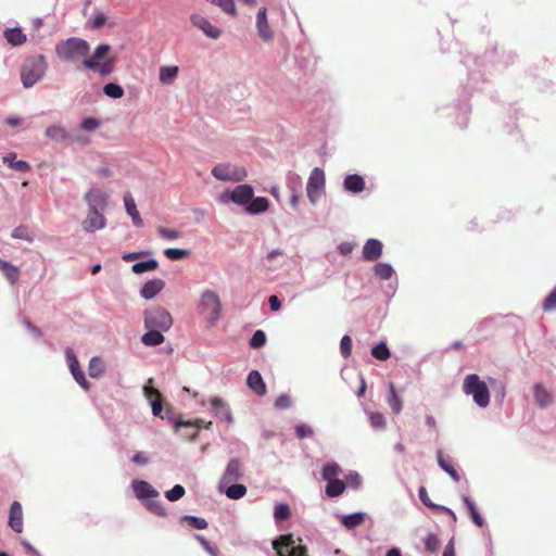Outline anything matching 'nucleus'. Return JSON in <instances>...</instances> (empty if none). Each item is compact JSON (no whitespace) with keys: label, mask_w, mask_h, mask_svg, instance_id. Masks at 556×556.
Segmentation results:
<instances>
[{"label":"nucleus","mask_w":556,"mask_h":556,"mask_svg":"<svg viewBox=\"0 0 556 556\" xmlns=\"http://www.w3.org/2000/svg\"><path fill=\"white\" fill-rule=\"evenodd\" d=\"M89 49L86 40L73 37L58 42L55 53L64 62H78L83 60L85 68L94 71L101 76H108L113 73L115 67L114 59L103 60L110 52L111 47L105 43L99 45L93 54L87 59Z\"/></svg>","instance_id":"1"},{"label":"nucleus","mask_w":556,"mask_h":556,"mask_svg":"<svg viewBox=\"0 0 556 556\" xmlns=\"http://www.w3.org/2000/svg\"><path fill=\"white\" fill-rule=\"evenodd\" d=\"M48 63L42 54L31 55L24 60L21 67V81L25 88L35 86L43 78Z\"/></svg>","instance_id":"2"},{"label":"nucleus","mask_w":556,"mask_h":556,"mask_svg":"<svg viewBox=\"0 0 556 556\" xmlns=\"http://www.w3.org/2000/svg\"><path fill=\"white\" fill-rule=\"evenodd\" d=\"M463 391L468 395H472L475 403L480 407H486L490 403L488 386L476 374L466 376L463 383Z\"/></svg>","instance_id":"3"},{"label":"nucleus","mask_w":556,"mask_h":556,"mask_svg":"<svg viewBox=\"0 0 556 556\" xmlns=\"http://www.w3.org/2000/svg\"><path fill=\"white\" fill-rule=\"evenodd\" d=\"M199 309L210 325H215L222 312L218 294L215 291L205 290L201 295Z\"/></svg>","instance_id":"4"},{"label":"nucleus","mask_w":556,"mask_h":556,"mask_svg":"<svg viewBox=\"0 0 556 556\" xmlns=\"http://www.w3.org/2000/svg\"><path fill=\"white\" fill-rule=\"evenodd\" d=\"M173 325V317L168 311L156 306L144 312V326L147 329L167 331Z\"/></svg>","instance_id":"5"},{"label":"nucleus","mask_w":556,"mask_h":556,"mask_svg":"<svg viewBox=\"0 0 556 556\" xmlns=\"http://www.w3.org/2000/svg\"><path fill=\"white\" fill-rule=\"evenodd\" d=\"M211 173L222 181H241L247 177L245 168L233 164H218L212 168Z\"/></svg>","instance_id":"6"},{"label":"nucleus","mask_w":556,"mask_h":556,"mask_svg":"<svg viewBox=\"0 0 556 556\" xmlns=\"http://www.w3.org/2000/svg\"><path fill=\"white\" fill-rule=\"evenodd\" d=\"M273 547L278 556H307V549L303 545H295L292 535H281L273 542Z\"/></svg>","instance_id":"7"},{"label":"nucleus","mask_w":556,"mask_h":556,"mask_svg":"<svg viewBox=\"0 0 556 556\" xmlns=\"http://www.w3.org/2000/svg\"><path fill=\"white\" fill-rule=\"evenodd\" d=\"M325 186V174L323 169L315 167L308 178L306 192L309 201L315 204L319 198V193Z\"/></svg>","instance_id":"8"},{"label":"nucleus","mask_w":556,"mask_h":556,"mask_svg":"<svg viewBox=\"0 0 556 556\" xmlns=\"http://www.w3.org/2000/svg\"><path fill=\"white\" fill-rule=\"evenodd\" d=\"M253 195L254 191L250 185H239L232 191L224 194L225 198L239 205L249 204Z\"/></svg>","instance_id":"9"},{"label":"nucleus","mask_w":556,"mask_h":556,"mask_svg":"<svg viewBox=\"0 0 556 556\" xmlns=\"http://www.w3.org/2000/svg\"><path fill=\"white\" fill-rule=\"evenodd\" d=\"M242 477V466L237 458H232L227 464L225 472L220 479L219 486H226L238 481Z\"/></svg>","instance_id":"10"},{"label":"nucleus","mask_w":556,"mask_h":556,"mask_svg":"<svg viewBox=\"0 0 556 556\" xmlns=\"http://www.w3.org/2000/svg\"><path fill=\"white\" fill-rule=\"evenodd\" d=\"M190 21L194 27L201 29L208 38L218 39L222 35L219 28L213 26L206 17L200 14H192Z\"/></svg>","instance_id":"11"},{"label":"nucleus","mask_w":556,"mask_h":556,"mask_svg":"<svg viewBox=\"0 0 556 556\" xmlns=\"http://www.w3.org/2000/svg\"><path fill=\"white\" fill-rule=\"evenodd\" d=\"M256 28H257V34L263 41L269 42L273 40L274 34H273V30L270 29L268 21H267L266 8H262L257 13Z\"/></svg>","instance_id":"12"},{"label":"nucleus","mask_w":556,"mask_h":556,"mask_svg":"<svg viewBox=\"0 0 556 556\" xmlns=\"http://www.w3.org/2000/svg\"><path fill=\"white\" fill-rule=\"evenodd\" d=\"M85 200L88 203L89 210H103L108 204V194L101 189H91L86 193Z\"/></svg>","instance_id":"13"},{"label":"nucleus","mask_w":556,"mask_h":556,"mask_svg":"<svg viewBox=\"0 0 556 556\" xmlns=\"http://www.w3.org/2000/svg\"><path fill=\"white\" fill-rule=\"evenodd\" d=\"M66 355L68 358L70 369H71L73 377L75 378L77 383L83 389L88 391L90 389V384H89L88 380L86 379L84 372L80 370L79 363H78L77 358L75 357V355L73 354L72 350H67Z\"/></svg>","instance_id":"14"},{"label":"nucleus","mask_w":556,"mask_h":556,"mask_svg":"<svg viewBox=\"0 0 556 556\" xmlns=\"http://www.w3.org/2000/svg\"><path fill=\"white\" fill-rule=\"evenodd\" d=\"M382 243L377 239H369L363 248V258L368 262L377 261L382 254Z\"/></svg>","instance_id":"15"},{"label":"nucleus","mask_w":556,"mask_h":556,"mask_svg":"<svg viewBox=\"0 0 556 556\" xmlns=\"http://www.w3.org/2000/svg\"><path fill=\"white\" fill-rule=\"evenodd\" d=\"M83 226L86 231L102 229L105 226V218L101 213H99V211L89 210L88 216L84 220Z\"/></svg>","instance_id":"16"},{"label":"nucleus","mask_w":556,"mask_h":556,"mask_svg":"<svg viewBox=\"0 0 556 556\" xmlns=\"http://www.w3.org/2000/svg\"><path fill=\"white\" fill-rule=\"evenodd\" d=\"M9 525L17 533H21L23 530L22 505L16 501L10 507Z\"/></svg>","instance_id":"17"},{"label":"nucleus","mask_w":556,"mask_h":556,"mask_svg":"<svg viewBox=\"0 0 556 556\" xmlns=\"http://www.w3.org/2000/svg\"><path fill=\"white\" fill-rule=\"evenodd\" d=\"M247 384L258 396L266 394V384L257 370H253L249 374Z\"/></svg>","instance_id":"18"},{"label":"nucleus","mask_w":556,"mask_h":556,"mask_svg":"<svg viewBox=\"0 0 556 556\" xmlns=\"http://www.w3.org/2000/svg\"><path fill=\"white\" fill-rule=\"evenodd\" d=\"M165 282L162 279L149 280L141 288L140 294L143 299L151 300L163 290Z\"/></svg>","instance_id":"19"},{"label":"nucleus","mask_w":556,"mask_h":556,"mask_svg":"<svg viewBox=\"0 0 556 556\" xmlns=\"http://www.w3.org/2000/svg\"><path fill=\"white\" fill-rule=\"evenodd\" d=\"M533 396L535 403L541 407L545 408L553 402L552 393L541 383H535L533 387Z\"/></svg>","instance_id":"20"},{"label":"nucleus","mask_w":556,"mask_h":556,"mask_svg":"<svg viewBox=\"0 0 556 556\" xmlns=\"http://www.w3.org/2000/svg\"><path fill=\"white\" fill-rule=\"evenodd\" d=\"M144 394L150 401L154 416H161L163 412L162 394L159 390L150 387L144 388Z\"/></svg>","instance_id":"21"},{"label":"nucleus","mask_w":556,"mask_h":556,"mask_svg":"<svg viewBox=\"0 0 556 556\" xmlns=\"http://www.w3.org/2000/svg\"><path fill=\"white\" fill-rule=\"evenodd\" d=\"M124 204H125L127 214L132 219L134 225L136 227H142L143 220L139 214V211L137 210V205H136L134 198L128 192L124 195Z\"/></svg>","instance_id":"22"},{"label":"nucleus","mask_w":556,"mask_h":556,"mask_svg":"<svg viewBox=\"0 0 556 556\" xmlns=\"http://www.w3.org/2000/svg\"><path fill=\"white\" fill-rule=\"evenodd\" d=\"M344 189L352 193H359L365 189V180L357 174L348 175L344 179Z\"/></svg>","instance_id":"23"},{"label":"nucleus","mask_w":556,"mask_h":556,"mask_svg":"<svg viewBox=\"0 0 556 556\" xmlns=\"http://www.w3.org/2000/svg\"><path fill=\"white\" fill-rule=\"evenodd\" d=\"M2 161L10 168H13L16 172L26 173V172L30 170V165L26 161L16 160V153L15 152H10V153L5 154L2 157Z\"/></svg>","instance_id":"24"},{"label":"nucleus","mask_w":556,"mask_h":556,"mask_svg":"<svg viewBox=\"0 0 556 556\" xmlns=\"http://www.w3.org/2000/svg\"><path fill=\"white\" fill-rule=\"evenodd\" d=\"M0 271L11 285H15L20 279V268L2 258H0Z\"/></svg>","instance_id":"25"},{"label":"nucleus","mask_w":556,"mask_h":556,"mask_svg":"<svg viewBox=\"0 0 556 556\" xmlns=\"http://www.w3.org/2000/svg\"><path fill=\"white\" fill-rule=\"evenodd\" d=\"M4 38L7 39V41L10 45H12L14 47L22 46L27 40L26 35L23 33L22 28H20V27L5 29Z\"/></svg>","instance_id":"26"},{"label":"nucleus","mask_w":556,"mask_h":556,"mask_svg":"<svg viewBox=\"0 0 556 556\" xmlns=\"http://www.w3.org/2000/svg\"><path fill=\"white\" fill-rule=\"evenodd\" d=\"M211 405L217 416L224 418L227 422H232L233 418L231 412L222 399L214 397L211 401Z\"/></svg>","instance_id":"27"},{"label":"nucleus","mask_w":556,"mask_h":556,"mask_svg":"<svg viewBox=\"0 0 556 556\" xmlns=\"http://www.w3.org/2000/svg\"><path fill=\"white\" fill-rule=\"evenodd\" d=\"M162 332L163 330L149 329V331L142 336L141 341L147 346L160 345L165 341V338L162 334Z\"/></svg>","instance_id":"28"},{"label":"nucleus","mask_w":556,"mask_h":556,"mask_svg":"<svg viewBox=\"0 0 556 556\" xmlns=\"http://www.w3.org/2000/svg\"><path fill=\"white\" fill-rule=\"evenodd\" d=\"M389 406L391 407L393 414L397 415L402 412L403 402L401 397L397 395L395 386L393 382L389 383V395L387 399Z\"/></svg>","instance_id":"29"},{"label":"nucleus","mask_w":556,"mask_h":556,"mask_svg":"<svg viewBox=\"0 0 556 556\" xmlns=\"http://www.w3.org/2000/svg\"><path fill=\"white\" fill-rule=\"evenodd\" d=\"M268 206H269V202L266 198H263V197H258V198H255L249 202L248 206H247V212L249 214H261V213H264L268 210Z\"/></svg>","instance_id":"30"},{"label":"nucleus","mask_w":556,"mask_h":556,"mask_svg":"<svg viewBox=\"0 0 556 556\" xmlns=\"http://www.w3.org/2000/svg\"><path fill=\"white\" fill-rule=\"evenodd\" d=\"M134 491L139 498H149L157 495L156 490L146 481L134 482Z\"/></svg>","instance_id":"31"},{"label":"nucleus","mask_w":556,"mask_h":556,"mask_svg":"<svg viewBox=\"0 0 556 556\" xmlns=\"http://www.w3.org/2000/svg\"><path fill=\"white\" fill-rule=\"evenodd\" d=\"M365 521V515L363 513H354L351 515H344L341 518V523L348 529H354L359 527Z\"/></svg>","instance_id":"32"},{"label":"nucleus","mask_w":556,"mask_h":556,"mask_svg":"<svg viewBox=\"0 0 556 556\" xmlns=\"http://www.w3.org/2000/svg\"><path fill=\"white\" fill-rule=\"evenodd\" d=\"M45 134H46L47 138L51 139L55 142L65 141L68 137L66 130L62 126H59V125L49 126L46 129Z\"/></svg>","instance_id":"33"},{"label":"nucleus","mask_w":556,"mask_h":556,"mask_svg":"<svg viewBox=\"0 0 556 556\" xmlns=\"http://www.w3.org/2000/svg\"><path fill=\"white\" fill-rule=\"evenodd\" d=\"M344 490L345 483L342 480L337 479L328 481L325 489V493L328 497H337L341 495L344 492Z\"/></svg>","instance_id":"34"},{"label":"nucleus","mask_w":556,"mask_h":556,"mask_svg":"<svg viewBox=\"0 0 556 556\" xmlns=\"http://www.w3.org/2000/svg\"><path fill=\"white\" fill-rule=\"evenodd\" d=\"M341 468L337 463H327L321 470V477L326 481L337 480L341 473Z\"/></svg>","instance_id":"35"},{"label":"nucleus","mask_w":556,"mask_h":556,"mask_svg":"<svg viewBox=\"0 0 556 556\" xmlns=\"http://www.w3.org/2000/svg\"><path fill=\"white\" fill-rule=\"evenodd\" d=\"M178 75V66H162L160 68V80L163 84H172Z\"/></svg>","instance_id":"36"},{"label":"nucleus","mask_w":556,"mask_h":556,"mask_svg":"<svg viewBox=\"0 0 556 556\" xmlns=\"http://www.w3.org/2000/svg\"><path fill=\"white\" fill-rule=\"evenodd\" d=\"M463 501H464V503L470 514V518L475 522V525H477L479 528L483 527L484 521H483L481 515L478 513L475 503L468 496H463Z\"/></svg>","instance_id":"37"},{"label":"nucleus","mask_w":556,"mask_h":556,"mask_svg":"<svg viewBox=\"0 0 556 556\" xmlns=\"http://www.w3.org/2000/svg\"><path fill=\"white\" fill-rule=\"evenodd\" d=\"M226 495L231 500L242 498L247 494V488L243 484L230 483L227 485Z\"/></svg>","instance_id":"38"},{"label":"nucleus","mask_w":556,"mask_h":556,"mask_svg":"<svg viewBox=\"0 0 556 556\" xmlns=\"http://www.w3.org/2000/svg\"><path fill=\"white\" fill-rule=\"evenodd\" d=\"M438 463L440 465V467L450 475V477L455 481V482H458L460 480V476L459 473L456 471V469L448 463L446 462L443 456H442V452L441 451H438Z\"/></svg>","instance_id":"39"},{"label":"nucleus","mask_w":556,"mask_h":556,"mask_svg":"<svg viewBox=\"0 0 556 556\" xmlns=\"http://www.w3.org/2000/svg\"><path fill=\"white\" fill-rule=\"evenodd\" d=\"M88 372L91 378H98L104 372V364L101 358L93 357L89 362Z\"/></svg>","instance_id":"40"},{"label":"nucleus","mask_w":556,"mask_h":556,"mask_svg":"<svg viewBox=\"0 0 556 556\" xmlns=\"http://www.w3.org/2000/svg\"><path fill=\"white\" fill-rule=\"evenodd\" d=\"M375 275L382 280H388L392 277L394 270L391 265L387 263H378L374 267Z\"/></svg>","instance_id":"41"},{"label":"nucleus","mask_w":556,"mask_h":556,"mask_svg":"<svg viewBox=\"0 0 556 556\" xmlns=\"http://www.w3.org/2000/svg\"><path fill=\"white\" fill-rule=\"evenodd\" d=\"M159 267V263L155 260H149L146 262H139L132 265V271L135 274H142L146 271L155 270Z\"/></svg>","instance_id":"42"},{"label":"nucleus","mask_w":556,"mask_h":556,"mask_svg":"<svg viewBox=\"0 0 556 556\" xmlns=\"http://www.w3.org/2000/svg\"><path fill=\"white\" fill-rule=\"evenodd\" d=\"M371 355L379 361H387L390 356V350L388 349L387 344L381 342L372 348Z\"/></svg>","instance_id":"43"},{"label":"nucleus","mask_w":556,"mask_h":556,"mask_svg":"<svg viewBox=\"0 0 556 556\" xmlns=\"http://www.w3.org/2000/svg\"><path fill=\"white\" fill-rule=\"evenodd\" d=\"M425 548L427 552L429 553H435L439 551L440 548V545H441V541L440 539L438 538L437 534L434 533H429L425 540Z\"/></svg>","instance_id":"44"},{"label":"nucleus","mask_w":556,"mask_h":556,"mask_svg":"<svg viewBox=\"0 0 556 556\" xmlns=\"http://www.w3.org/2000/svg\"><path fill=\"white\" fill-rule=\"evenodd\" d=\"M103 92L108 97L113 98V99H119L124 96V89L122 88V86H119L117 84H113V83L106 84L103 87Z\"/></svg>","instance_id":"45"},{"label":"nucleus","mask_w":556,"mask_h":556,"mask_svg":"<svg viewBox=\"0 0 556 556\" xmlns=\"http://www.w3.org/2000/svg\"><path fill=\"white\" fill-rule=\"evenodd\" d=\"M189 251L184 249L168 248L164 251V255L172 261H178L188 256Z\"/></svg>","instance_id":"46"},{"label":"nucleus","mask_w":556,"mask_h":556,"mask_svg":"<svg viewBox=\"0 0 556 556\" xmlns=\"http://www.w3.org/2000/svg\"><path fill=\"white\" fill-rule=\"evenodd\" d=\"M156 231L163 239L170 241L181 237V231L176 229H169L163 226L157 227Z\"/></svg>","instance_id":"47"},{"label":"nucleus","mask_w":556,"mask_h":556,"mask_svg":"<svg viewBox=\"0 0 556 556\" xmlns=\"http://www.w3.org/2000/svg\"><path fill=\"white\" fill-rule=\"evenodd\" d=\"M185 495V488L180 484L174 485L170 490L166 491L165 496L169 502H176Z\"/></svg>","instance_id":"48"},{"label":"nucleus","mask_w":556,"mask_h":556,"mask_svg":"<svg viewBox=\"0 0 556 556\" xmlns=\"http://www.w3.org/2000/svg\"><path fill=\"white\" fill-rule=\"evenodd\" d=\"M266 343V334L263 330H256L251 340H250V346L253 349H260L264 346Z\"/></svg>","instance_id":"49"},{"label":"nucleus","mask_w":556,"mask_h":556,"mask_svg":"<svg viewBox=\"0 0 556 556\" xmlns=\"http://www.w3.org/2000/svg\"><path fill=\"white\" fill-rule=\"evenodd\" d=\"M290 516V508L287 504H279L275 507L274 517L276 521H283Z\"/></svg>","instance_id":"50"},{"label":"nucleus","mask_w":556,"mask_h":556,"mask_svg":"<svg viewBox=\"0 0 556 556\" xmlns=\"http://www.w3.org/2000/svg\"><path fill=\"white\" fill-rule=\"evenodd\" d=\"M369 421L372 428L383 429L386 428V419L381 413H371L369 415Z\"/></svg>","instance_id":"51"},{"label":"nucleus","mask_w":556,"mask_h":556,"mask_svg":"<svg viewBox=\"0 0 556 556\" xmlns=\"http://www.w3.org/2000/svg\"><path fill=\"white\" fill-rule=\"evenodd\" d=\"M12 237L14 239H22L25 241H33V238L28 231V228L26 226H18L12 231Z\"/></svg>","instance_id":"52"},{"label":"nucleus","mask_w":556,"mask_h":556,"mask_svg":"<svg viewBox=\"0 0 556 556\" xmlns=\"http://www.w3.org/2000/svg\"><path fill=\"white\" fill-rule=\"evenodd\" d=\"M542 308L545 312H552L556 309V288L545 298Z\"/></svg>","instance_id":"53"},{"label":"nucleus","mask_w":556,"mask_h":556,"mask_svg":"<svg viewBox=\"0 0 556 556\" xmlns=\"http://www.w3.org/2000/svg\"><path fill=\"white\" fill-rule=\"evenodd\" d=\"M340 351L345 358L350 357L352 352V339L348 334L343 336L341 339Z\"/></svg>","instance_id":"54"},{"label":"nucleus","mask_w":556,"mask_h":556,"mask_svg":"<svg viewBox=\"0 0 556 556\" xmlns=\"http://www.w3.org/2000/svg\"><path fill=\"white\" fill-rule=\"evenodd\" d=\"M295 433L299 439L311 438L314 434V431L311 426L301 424L295 428Z\"/></svg>","instance_id":"55"},{"label":"nucleus","mask_w":556,"mask_h":556,"mask_svg":"<svg viewBox=\"0 0 556 556\" xmlns=\"http://www.w3.org/2000/svg\"><path fill=\"white\" fill-rule=\"evenodd\" d=\"M186 519L188 520L189 525L195 529H206L207 528V522L205 519L203 518H200V517H194V516H188L186 517Z\"/></svg>","instance_id":"56"},{"label":"nucleus","mask_w":556,"mask_h":556,"mask_svg":"<svg viewBox=\"0 0 556 556\" xmlns=\"http://www.w3.org/2000/svg\"><path fill=\"white\" fill-rule=\"evenodd\" d=\"M290 406H291V399L288 394H281L275 401V407L278 409H287Z\"/></svg>","instance_id":"57"},{"label":"nucleus","mask_w":556,"mask_h":556,"mask_svg":"<svg viewBox=\"0 0 556 556\" xmlns=\"http://www.w3.org/2000/svg\"><path fill=\"white\" fill-rule=\"evenodd\" d=\"M100 125V122L94 117H87L81 122V128L87 131L94 130Z\"/></svg>","instance_id":"58"},{"label":"nucleus","mask_w":556,"mask_h":556,"mask_svg":"<svg viewBox=\"0 0 556 556\" xmlns=\"http://www.w3.org/2000/svg\"><path fill=\"white\" fill-rule=\"evenodd\" d=\"M149 508L159 516L165 515V508L163 507L161 502L157 501H151L149 502Z\"/></svg>","instance_id":"59"},{"label":"nucleus","mask_w":556,"mask_h":556,"mask_svg":"<svg viewBox=\"0 0 556 556\" xmlns=\"http://www.w3.org/2000/svg\"><path fill=\"white\" fill-rule=\"evenodd\" d=\"M419 498L420 501L427 506V507H435V505L430 501L427 490L425 486H420L418 490Z\"/></svg>","instance_id":"60"},{"label":"nucleus","mask_w":556,"mask_h":556,"mask_svg":"<svg viewBox=\"0 0 556 556\" xmlns=\"http://www.w3.org/2000/svg\"><path fill=\"white\" fill-rule=\"evenodd\" d=\"M106 22V16L103 13L96 14L92 18V27L101 28Z\"/></svg>","instance_id":"61"},{"label":"nucleus","mask_w":556,"mask_h":556,"mask_svg":"<svg viewBox=\"0 0 556 556\" xmlns=\"http://www.w3.org/2000/svg\"><path fill=\"white\" fill-rule=\"evenodd\" d=\"M132 462L138 465H146L148 464L149 458L142 452H137L132 457Z\"/></svg>","instance_id":"62"},{"label":"nucleus","mask_w":556,"mask_h":556,"mask_svg":"<svg viewBox=\"0 0 556 556\" xmlns=\"http://www.w3.org/2000/svg\"><path fill=\"white\" fill-rule=\"evenodd\" d=\"M268 302H269V306H270V309L274 311V312H277L280 309L281 307V302L280 300L278 299V296L276 295H270L269 299H268Z\"/></svg>","instance_id":"63"},{"label":"nucleus","mask_w":556,"mask_h":556,"mask_svg":"<svg viewBox=\"0 0 556 556\" xmlns=\"http://www.w3.org/2000/svg\"><path fill=\"white\" fill-rule=\"evenodd\" d=\"M442 556H455V546L453 539H451L450 542L446 544Z\"/></svg>","instance_id":"64"}]
</instances>
